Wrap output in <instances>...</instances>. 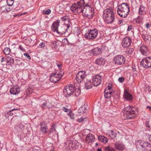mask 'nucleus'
Here are the masks:
<instances>
[{"label": "nucleus", "instance_id": "1", "mask_svg": "<svg viewBox=\"0 0 151 151\" xmlns=\"http://www.w3.org/2000/svg\"><path fill=\"white\" fill-rule=\"evenodd\" d=\"M89 3V0H81L74 4L71 6V10L76 14L84 13L86 17L91 19L93 17L94 10L90 7Z\"/></svg>", "mask_w": 151, "mask_h": 151}, {"label": "nucleus", "instance_id": "2", "mask_svg": "<svg viewBox=\"0 0 151 151\" xmlns=\"http://www.w3.org/2000/svg\"><path fill=\"white\" fill-rule=\"evenodd\" d=\"M114 2H110L108 4L109 7L104 10L103 18L105 22L107 24H111L114 22V13L113 11L114 7Z\"/></svg>", "mask_w": 151, "mask_h": 151}, {"label": "nucleus", "instance_id": "3", "mask_svg": "<svg viewBox=\"0 0 151 151\" xmlns=\"http://www.w3.org/2000/svg\"><path fill=\"white\" fill-rule=\"evenodd\" d=\"M130 6L127 3H123L118 6L117 13L121 17L126 18L130 12Z\"/></svg>", "mask_w": 151, "mask_h": 151}, {"label": "nucleus", "instance_id": "4", "mask_svg": "<svg viewBox=\"0 0 151 151\" xmlns=\"http://www.w3.org/2000/svg\"><path fill=\"white\" fill-rule=\"evenodd\" d=\"M124 115L126 119H132L136 116L137 109L130 106L125 107L124 109Z\"/></svg>", "mask_w": 151, "mask_h": 151}, {"label": "nucleus", "instance_id": "5", "mask_svg": "<svg viewBox=\"0 0 151 151\" xmlns=\"http://www.w3.org/2000/svg\"><path fill=\"white\" fill-rule=\"evenodd\" d=\"M135 145L137 148L141 149L143 150L151 151V145L148 142L141 140L136 141Z\"/></svg>", "mask_w": 151, "mask_h": 151}, {"label": "nucleus", "instance_id": "6", "mask_svg": "<svg viewBox=\"0 0 151 151\" xmlns=\"http://www.w3.org/2000/svg\"><path fill=\"white\" fill-rule=\"evenodd\" d=\"M86 33L84 35L85 37L88 40H93L96 39L97 36L98 31L96 29H85Z\"/></svg>", "mask_w": 151, "mask_h": 151}, {"label": "nucleus", "instance_id": "7", "mask_svg": "<svg viewBox=\"0 0 151 151\" xmlns=\"http://www.w3.org/2000/svg\"><path fill=\"white\" fill-rule=\"evenodd\" d=\"M71 29V25L70 24H64L57 30V32L60 35H63L65 34L69 35Z\"/></svg>", "mask_w": 151, "mask_h": 151}, {"label": "nucleus", "instance_id": "8", "mask_svg": "<svg viewBox=\"0 0 151 151\" xmlns=\"http://www.w3.org/2000/svg\"><path fill=\"white\" fill-rule=\"evenodd\" d=\"M65 144L66 147L70 149L75 150L79 147V143L77 141L73 139H68Z\"/></svg>", "mask_w": 151, "mask_h": 151}, {"label": "nucleus", "instance_id": "9", "mask_svg": "<svg viewBox=\"0 0 151 151\" xmlns=\"http://www.w3.org/2000/svg\"><path fill=\"white\" fill-rule=\"evenodd\" d=\"M74 86L71 84L66 86L63 90V94L66 97H68L73 94L74 92Z\"/></svg>", "mask_w": 151, "mask_h": 151}, {"label": "nucleus", "instance_id": "10", "mask_svg": "<svg viewBox=\"0 0 151 151\" xmlns=\"http://www.w3.org/2000/svg\"><path fill=\"white\" fill-rule=\"evenodd\" d=\"M140 65L145 68L151 67V57H148L142 59L140 62Z\"/></svg>", "mask_w": 151, "mask_h": 151}, {"label": "nucleus", "instance_id": "11", "mask_svg": "<svg viewBox=\"0 0 151 151\" xmlns=\"http://www.w3.org/2000/svg\"><path fill=\"white\" fill-rule=\"evenodd\" d=\"M113 60L115 64L121 65L124 63L126 59L123 55H117L114 57Z\"/></svg>", "mask_w": 151, "mask_h": 151}, {"label": "nucleus", "instance_id": "12", "mask_svg": "<svg viewBox=\"0 0 151 151\" xmlns=\"http://www.w3.org/2000/svg\"><path fill=\"white\" fill-rule=\"evenodd\" d=\"M42 142L43 145L47 151H54V148L52 144L48 142L46 138L44 139Z\"/></svg>", "mask_w": 151, "mask_h": 151}, {"label": "nucleus", "instance_id": "13", "mask_svg": "<svg viewBox=\"0 0 151 151\" xmlns=\"http://www.w3.org/2000/svg\"><path fill=\"white\" fill-rule=\"evenodd\" d=\"M76 80L78 83H81L86 77V74L83 71H80L76 75Z\"/></svg>", "mask_w": 151, "mask_h": 151}, {"label": "nucleus", "instance_id": "14", "mask_svg": "<svg viewBox=\"0 0 151 151\" xmlns=\"http://www.w3.org/2000/svg\"><path fill=\"white\" fill-rule=\"evenodd\" d=\"M101 76L100 75L94 76L93 78V84L94 86H97L99 85L101 81Z\"/></svg>", "mask_w": 151, "mask_h": 151}, {"label": "nucleus", "instance_id": "15", "mask_svg": "<svg viewBox=\"0 0 151 151\" xmlns=\"http://www.w3.org/2000/svg\"><path fill=\"white\" fill-rule=\"evenodd\" d=\"M131 42L130 38L127 37H125L122 41V45L123 47H127L130 45Z\"/></svg>", "mask_w": 151, "mask_h": 151}, {"label": "nucleus", "instance_id": "16", "mask_svg": "<svg viewBox=\"0 0 151 151\" xmlns=\"http://www.w3.org/2000/svg\"><path fill=\"white\" fill-rule=\"evenodd\" d=\"M40 131L43 133L47 134V130L48 128L47 125L46 123L45 122H43L40 123Z\"/></svg>", "mask_w": 151, "mask_h": 151}, {"label": "nucleus", "instance_id": "17", "mask_svg": "<svg viewBox=\"0 0 151 151\" xmlns=\"http://www.w3.org/2000/svg\"><path fill=\"white\" fill-rule=\"evenodd\" d=\"M139 51L141 54L144 55H147L149 53V50L147 46L142 45L139 47Z\"/></svg>", "mask_w": 151, "mask_h": 151}, {"label": "nucleus", "instance_id": "18", "mask_svg": "<svg viewBox=\"0 0 151 151\" xmlns=\"http://www.w3.org/2000/svg\"><path fill=\"white\" fill-rule=\"evenodd\" d=\"M60 20H57L56 21L54 22L51 26V29L52 31L53 32H57V30H58V27L59 25Z\"/></svg>", "mask_w": 151, "mask_h": 151}, {"label": "nucleus", "instance_id": "19", "mask_svg": "<svg viewBox=\"0 0 151 151\" xmlns=\"http://www.w3.org/2000/svg\"><path fill=\"white\" fill-rule=\"evenodd\" d=\"M124 99L128 101H131L133 99L132 95L126 90H124Z\"/></svg>", "mask_w": 151, "mask_h": 151}, {"label": "nucleus", "instance_id": "20", "mask_svg": "<svg viewBox=\"0 0 151 151\" xmlns=\"http://www.w3.org/2000/svg\"><path fill=\"white\" fill-rule=\"evenodd\" d=\"M95 140L94 136L91 134H88L86 138V141L88 144H91L94 142Z\"/></svg>", "mask_w": 151, "mask_h": 151}, {"label": "nucleus", "instance_id": "21", "mask_svg": "<svg viewBox=\"0 0 151 151\" xmlns=\"http://www.w3.org/2000/svg\"><path fill=\"white\" fill-rule=\"evenodd\" d=\"M115 147L117 150H123L125 147L124 145L119 141L116 142L115 144Z\"/></svg>", "mask_w": 151, "mask_h": 151}, {"label": "nucleus", "instance_id": "22", "mask_svg": "<svg viewBox=\"0 0 151 151\" xmlns=\"http://www.w3.org/2000/svg\"><path fill=\"white\" fill-rule=\"evenodd\" d=\"M20 88L19 87H12L10 90V92L11 94L13 95H17L20 91Z\"/></svg>", "mask_w": 151, "mask_h": 151}, {"label": "nucleus", "instance_id": "23", "mask_svg": "<svg viewBox=\"0 0 151 151\" xmlns=\"http://www.w3.org/2000/svg\"><path fill=\"white\" fill-rule=\"evenodd\" d=\"M40 107L43 110L45 108H47L49 109H52L53 107V106L51 103L46 102L43 103Z\"/></svg>", "mask_w": 151, "mask_h": 151}, {"label": "nucleus", "instance_id": "24", "mask_svg": "<svg viewBox=\"0 0 151 151\" xmlns=\"http://www.w3.org/2000/svg\"><path fill=\"white\" fill-rule=\"evenodd\" d=\"M55 127V125L54 124L52 125L48 135L50 137H52L54 134H56V131Z\"/></svg>", "mask_w": 151, "mask_h": 151}, {"label": "nucleus", "instance_id": "25", "mask_svg": "<svg viewBox=\"0 0 151 151\" xmlns=\"http://www.w3.org/2000/svg\"><path fill=\"white\" fill-rule=\"evenodd\" d=\"M94 55H99L101 53V49L99 47H97L91 50Z\"/></svg>", "mask_w": 151, "mask_h": 151}, {"label": "nucleus", "instance_id": "26", "mask_svg": "<svg viewBox=\"0 0 151 151\" xmlns=\"http://www.w3.org/2000/svg\"><path fill=\"white\" fill-rule=\"evenodd\" d=\"M109 90L105 89L104 91V97L105 98L109 99L111 98L112 95V91H109Z\"/></svg>", "mask_w": 151, "mask_h": 151}, {"label": "nucleus", "instance_id": "27", "mask_svg": "<svg viewBox=\"0 0 151 151\" xmlns=\"http://www.w3.org/2000/svg\"><path fill=\"white\" fill-rule=\"evenodd\" d=\"M14 63V60L11 57L8 56L7 58V62L6 64V65L12 66Z\"/></svg>", "mask_w": 151, "mask_h": 151}, {"label": "nucleus", "instance_id": "28", "mask_svg": "<svg viewBox=\"0 0 151 151\" xmlns=\"http://www.w3.org/2000/svg\"><path fill=\"white\" fill-rule=\"evenodd\" d=\"M98 139L99 141L102 142L104 143H106L107 142L108 139L107 138L104 136L100 135L98 136Z\"/></svg>", "mask_w": 151, "mask_h": 151}, {"label": "nucleus", "instance_id": "29", "mask_svg": "<svg viewBox=\"0 0 151 151\" xmlns=\"http://www.w3.org/2000/svg\"><path fill=\"white\" fill-rule=\"evenodd\" d=\"M104 62L105 61L104 59L102 58H98L96 61V63L99 65L104 64Z\"/></svg>", "mask_w": 151, "mask_h": 151}, {"label": "nucleus", "instance_id": "30", "mask_svg": "<svg viewBox=\"0 0 151 151\" xmlns=\"http://www.w3.org/2000/svg\"><path fill=\"white\" fill-rule=\"evenodd\" d=\"M85 88L87 89H88L92 88L91 82L90 80H88L85 83Z\"/></svg>", "mask_w": 151, "mask_h": 151}, {"label": "nucleus", "instance_id": "31", "mask_svg": "<svg viewBox=\"0 0 151 151\" xmlns=\"http://www.w3.org/2000/svg\"><path fill=\"white\" fill-rule=\"evenodd\" d=\"M74 88V92H73V95L75 96H77L80 94V88L79 87H78L77 88H76L75 86Z\"/></svg>", "mask_w": 151, "mask_h": 151}, {"label": "nucleus", "instance_id": "32", "mask_svg": "<svg viewBox=\"0 0 151 151\" xmlns=\"http://www.w3.org/2000/svg\"><path fill=\"white\" fill-rule=\"evenodd\" d=\"M145 7L142 5L140 6L139 10V14H143L145 13L146 12L145 10Z\"/></svg>", "mask_w": 151, "mask_h": 151}, {"label": "nucleus", "instance_id": "33", "mask_svg": "<svg viewBox=\"0 0 151 151\" xmlns=\"http://www.w3.org/2000/svg\"><path fill=\"white\" fill-rule=\"evenodd\" d=\"M85 106L83 105L81 106L78 110L79 113H85L86 112V109L85 108Z\"/></svg>", "mask_w": 151, "mask_h": 151}, {"label": "nucleus", "instance_id": "34", "mask_svg": "<svg viewBox=\"0 0 151 151\" xmlns=\"http://www.w3.org/2000/svg\"><path fill=\"white\" fill-rule=\"evenodd\" d=\"M50 80L51 82H53L55 83L59 81V79H57L55 77L53 76H52L51 74H50Z\"/></svg>", "mask_w": 151, "mask_h": 151}, {"label": "nucleus", "instance_id": "35", "mask_svg": "<svg viewBox=\"0 0 151 151\" xmlns=\"http://www.w3.org/2000/svg\"><path fill=\"white\" fill-rule=\"evenodd\" d=\"M52 76H53L57 79H59V80L62 78L63 75L57 73H52L51 74Z\"/></svg>", "mask_w": 151, "mask_h": 151}, {"label": "nucleus", "instance_id": "36", "mask_svg": "<svg viewBox=\"0 0 151 151\" xmlns=\"http://www.w3.org/2000/svg\"><path fill=\"white\" fill-rule=\"evenodd\" d=\"M116 134L114 131L111 130L109 134V136L112 139L115 138L116 137Z\"/></svg>", "mask_w": 151, "mask_h": 151}, {"label": "nucleus", "instance_id": "37", "mask_svg": "<svg viewBox=\"0 0 151 151\" xmlns=\"http://www.w3.org/2000/svg\"><path fill=\"white\" fill-rule=\"evenodd\" d=\"M86 54L87 58H91L93 56H94L91 50L86 52Z\"/></svg>", "mask_w": 151, "mask_h": 151}, {"label": "nucleus", "instance_id": "38", "mask_svg": "<svg viewBox=\"0 0 151 151\" xmlns=\"http://www.w3.org/2000/svg\"><path fill=\"white\" fill-rule=\"evenodd\" d=\"M104 150L105 151H114V148L110 146H108L104 147Z\"/></svg>", "mask_w": 151, "mask_h": 151}, {"label": "nucleus", "instance_id": "39", "mask_svg": "<svg viewBox=\"0 0 151 151\" xmlns=\"http://www.w3.org/2000/svg\"><path fill=\"white\" fill-rule=\"evenodd\" d=\"M4 53L6 55H8L10 52V50L9 47H6L3 50Z\"/></svg>", "mask_w": 151, "mask_h": 151}, {"label": "nucleus", "instance_id": "40", "mask_svg": "<svg viewBox=\"0 0 151 151\" xmlns=\"http://www.w3.org/2000/svg\"><path fill=\"white\" fill-rule=\"evenodd\" d=\"M141 35L142 38L144 39L145 41H146L149 40V36L148 34H141Z\"/></svg>", "mask_w": 151, "mask_h": 151}, {"label": "nucleus", "instance_id": "41", "mask_svg": "<svg viewBox=\"0 0 151 151\" xmlns=\"http://www.w3.org/2000/svg\"><path fill=\"white\" fill-rule=\"evenodd\" d=\"M134 49L132 48H127L126 52L128 54H132L134 51Z\"/></svg>", "mask_w": 151, "mask_h": 151}, {"label": "nucleus", "instance_id": "42", "mask_svg": "<svg viewBox=\"0 0 151 151\" xmlns=\"http://www.w3.org/2000/svg\"><path fill=\"white\" fill-rule=\"evenodd\" d=\"M14 2L13 0H7L6 1V3L7 5L9 6H11Z\"/></svg>", "mask_w": 151, "mask_h": 151}, {"label": "nucleus", "instance_id": "43", "mask_svg": "<svg viewBox=\"0 0 151 151\" xmlns=\"http://www.w3.org/2000/svg\"><path fill=\"white\" fill-rule=\"evenodd\" d=\"M5 7H6V10L7 12H8L10 11L13 9V7H12L11 6H9L8 5H5Z\"/></svg>", "mask_w": 151, "mask_h": 151}, {"label": "nucleus", "instance_id": "44", "mask_svg": "<svg viewBox=\"0 0 151 151\" xmlns=\"http://www.w3.org/2000/svg\"><path fill=\"white\" fill-rule=\"evenodd\" d=\"M15 110H19V109H13L10 111L8 112V114H9L10 116H12L13 115V113H12V112L13 111Z\"/></svg>", "mask_w": 151, "mask_h": 151}, {"label": "nucleus", "instance_id": "45", "mask_svg": "<svg viewBox=\"0 0 151 151\" xmlns=\"http://www.w3.org/2000/svg\"><path fill=\"white\" fill-rule=\"evenodd\" d=\"M16 65H19L22 64V62L21 60L19 59H17L15 60Z\"/></svg>", "mask_w": 151, "mask_h": 151}, {"label": "nucleus", "instance_id": "46", "mask_svg": "<svg viewBox=\"0 0 151 151\" xmlns=\"http://www.w3.org/2000/svg\"><path fill=\"white\" fill-rule=\"evenodd\" d=\"M51 10L50 9H48L45 11H43V13L44 14H49L51 13Z\"/></svg>", "mask_w": 151, "mask_h": 151}, {"label": "nucleus", "instance_id": "47", "mask_svg": "<svg viewBox=\"0 0 151 151\" xmlns=\"http://www.w3.org/2000/svg\"><path fill=\"white\" fill-rule=\"evenodd\" d=\"M63 110L64 111L66 112H69V113L71 112L70 110L69 109H68L67 108L65 107H63Z\"/></svg>", "mask_w": 151, "mask_h": 151}, {"label": "nucleus", "instance_id": "48", "mask_svg": "<svg viewBox=\"0 0 151 151\" xmlns=\"http://www.w3.org/2000/svg\"><path fill=\"white\" fill-rule=\"evenodd\" d=\"M62 42L64 44H69V42L67 39L64 38L63 39Z\"/></svg>", "mask_w": 151, "mask_h": 151}, {"label": "nucleus", "instance_id": "49", "mask_svg": "<svg viewBox=\"0 0 151 151\" xmlns=\"http://www.w3.org/2000/svg\"><path fill=\"white\" fill-rule=\"evenodd\" d=\"M1 11L3 12H7L5 6H1Z\"/></svg>", "mask_w": 151, "mask_h": 151}, {"label": "nucleus", "instance_id": "50", "mask_svg": "<svg viewBox=\"0 0 151 151\" xmlns=\"http://www.w3.org/2000/svg\"><path fill=\"white\" fill-rule=\"evenodd\" d=\"M24 55L28 60H30L31 59V57L28 53H24Z\"/></svg>", "mask_w": 151, "mask_h": 151}, {"label": "nucleus", "instance_id": "51", "mask_svg": "<svg viewBox=\"0 0 151 151\" xmlns=\"http://www.w3.org/2000/svg\"><path fill=\"white\" fill-rule=\"evenodd\" d=\"M85 119H86V118H81L80 119H77V121L79 122H81L84 121Z\"/></svg>", "mask_w": 151, "mask_h": 151}, {"label": "nucleus", "instance_id": "52", "mask_svg": "<svg viewBox=\"0 0 151 151\" xmlns=\"http://www.w3.org/2000/svg\"><path fill=\"white\" fill-rule=\"evenodd\" d=\"M112 84L111 83H109L108 85V88H106L105 89H109V91H111V87H112Z\"/></svg>", "mask_w": 151, "mask_h": 151}, {"label": "nucleus", "instance_id": "53", "mask_svg": "<svg viewBox=\"0 0 151 151\" xmlns=\"http://www.w3.org/2000/svg\"><path fill=\"white\" fill-rule=\"evenodd\" d=\"M67 19V18L66 17L64 16L63 17H62L60 18V19L59 20L60 21H65Z\"/></svg>", "mask_w": 151, "mask_h": 151}, {"label": "nucleus", "instance_id": "54", "mask_svg": "<svg viewBox=\"0 0 151 151\" xmlns=\"http://www.w3.org/2000/svg\"><path fill=\"white\" fill-rule=\"evenodd\" d=\"M124 80V78L123 77H120L119 78L118 81L120 83H123Z\"/></svg>", "mask_w": 151, "mask_h": 151}, {"label": "nucleus", "instance_id": "55", "mask_svg": "<svg viewBox=\"0 0 151 151\" xmlns=\"http://www.w3.org/2000/svg\"><path fill=\"white\" fill-rule=\"evenodd\" d=\"M57 41H52V42H51V44H52L54 47H57Z\"/></svg>", "mask_w": 151, "mask_h": 151}, {"label": "nucleus", "instance_id": "56", "mask_svg": "<svg viewBox=\"0 0 151 151\" xmlns=\"http://www.w3.org/2000/svg\"><path fill=\"white\" fill-rule=\"evenodd\" d=\"M68 115L70 116V118L72 119H73L74 118L73 114V113H72L71 112L69 113Z\"/></svg>", "mask_w": 151, "mask_h": 151}, {"label": "nucleus", "instance_id": "57", "mask_svg": "<svg viewBox=\"0 0 151 151\" xmlns=\"http://www.w3.org/2000/svg\"><path fill=\"white\" fill-rule=\"evenodd\" d=\"M45 44L43 42H41L39 44V47L41 48H42L44 47Z\"/></svg>", "mask_w": 151, "mask_h": 151}, {"label": "nucleus", "instance_id": "58", "mask_svg": "<svg viewBox=\"0 0 151 151\" xmlns=\"http://www.w3.org/2000/svg\"><path fill=\"white\" fill-rule=\"evenodd\" d=\"M30 151H41V150L39 148V149H36L34 148H32L30 149Z\"/></svg>", "mask_w": 151, "mask_h": 151}, {"label": "nucleus", "instance_id": "59", "mask_svg": "<svg viewBox=\"0 0 151 151\" xmlns=\"http://www.w3.org/2000/svg\"><path fill=\"white\" fill-rule=\"evenodd\" d=\"M149 121H146L145 122V124L146 126L148 128H150V126L149 125Z\"/></svg>", "mask_w": 151, "mask_h": 151}, {"label": "nucleus", "instance_id": "60", "mask_svg": "<svg viewBox=\"0 0 151 151\" xmlns=\"http://www.w3.org/2000/svg\"><path fill=\"white\" fill-rule=\"evenodd\" d=\"M18 117L17 116H13V117H12V118L11 119V121H14L16 119H17V117Z\"/></svg>", "mask_w": 151, "mask_h": 151}, {"label": "nucleus", "instance_id": "61", "mask_svg": "<svg viewBox=\"0 0 151 151\" xmlns=\"http://www.w3.org/2000/svg\"><path fill=\"white\" fill-rule=\"evenodd\" d=\"M1 62L2 63H3V62H6H6H7V58H4V57H3L2 58Z\"/></svg>", "mask_w": 151, "mask_h": 151}, {"label": "nucleus", "instance_id": "62", "mask_svg": "<svg viewBox=\"0 0 151 151\" xmlns=\"http://www.w3.org/2000/svg\"><path fill=\"white\" fill-rule=\"evenodd\" d=\"M19 48L23 52L25 51V49L21 45L19 46Z\"/></svg>", "mask_w": 151, "mask_h": 151}, {"label": "nucleus", "instance_id": "63", "mask_svg": "<svg viewBox=\"0 0 151 151\" xmlns=\"http://www.w3.org/2000/svg\"><path fill=\"white\" fill-rule=\"evenodd\" d=\"M132 25L128 26L127 30L128 31H129L132 29Z\"/></svg>", "mask_w": 151, "mask_h": 151}, {"label": "nucleus", "instance_id": "64", "mask_svg": "<svg viewBox=\"0 0 151 151\" xmlns=\"http://www.w3.org/2000/svg\"><path fill=\"white\" fill-rule=\"evenodd\" d=\"M145 27L147 28H148L150 27V24L149 23H147Z\"/></svg>", "mask_w": 151, "mask_h": 151}]
</instances>
